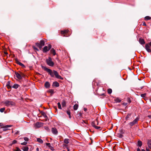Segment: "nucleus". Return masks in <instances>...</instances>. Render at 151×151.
<instances>
[{
    "label": "nucleus",
    "mask_w": 151,
    "mask_h": 151,
    "mask_svg": "<svg viewBox=\"0 0 151 151\" xmlns=\"http://www.w3.org/2000/svg\"><path fill=\"white\" fill-rule=\"evenodd\" d=\"M65 145V146H67V145Z\"/></svg>",
    "instance_id": "nucleus-62"
},
{
    "label": "nucleus",
    "mask_w": 151,
    "mask_h": 151,
    "mask_svg": "<svg viewBox=\"0 0 151 151\" xmlns=\"http://www.w3.org/2000/svg\"><path fill=\"white\" fill-rule=\"evenodd\" d=\"M43 123L40 122H37L35 124V126L38 128H40L43 125Z\"/></svg>",
    "instance_id": "nucleus-8"
},
{
    "label": "nucleus",
    "mask_w": 151,
    "mask_h": 151,
    "mask_svg": "<svg viewBox=\"0 0 151 151\" xmlns=\"http://www.w3.org/2000/svg\"><path fill=\"white\" fill-rule=\"evenodd\" d=\"M36 45L37 46L39 47L40 48H41L40 43H36Z\"/></svg>",
    "instance_id": "nucleus-42"
},
{
    "label": "nucleus",
    "mask_w": 151,
    "mask_h": 151,
    "mask_svg": "<svg viewBox=\"0 0 151 151\" xmlns=\"http://www.w3.org/2000/svg\"><path fill=\"white\" fill-rule=\"evenodd\" d=\"M3 103L5 104L6 106H13L14 105L15 103L12 101L9 100H6L3 101Z\"/></svg>",
    "instance_id": "nucleus-3"
},
{
    "label": "nucleus",
    "mask_w": 151,
    "mask_h": 151,
    "mask_svg": "<svg viewBox=\"0 0 151 151\" xmlns=\"http://www.w3.org/2000/svg\"><path fill=\"white\" fill-rule=\"evenodd\" d=\"M137 151H145V150L144 149H142L141 151L139 148H138L137 149Z\"/></svg>",
    "instance_id": "nucleus-38"
},
{
    "label": "nucleus",
    "mask_w": 151,
    "mask_h": 151,
    "mask_svg": "<svg viewBox=\"0 0 151 151\" xmlns=\"http://www.w3.org/2000/svg\"><path fill=\"white\" fill-rule=\"evenodd\" d=\"M46 62L49 66L52 67L54 65V63L52 61V59L51 58L49 57L46 60Z\"/></svg>",
    "instance_id": "nucleus-4"
},
{
    "label": "nucleus",
    "mask_w": 151,
    "mask_h": 151,
    "mask_svg": "<svg viewBox=\"0 0 151 151\" xmlns=\"http://www.w3.org/2000/svg\"><path fill=\"white\" fill-rule=\"evenodd\" d=\"M95 128L97 129H99L101 127H98V126H96L95 127Z\"/></svg>",
    "instance_id": "nucleus-46"
},
{
    "label": "nucleus",
    "mask_w": 151,
    "mask_h": 151,
    "mask_svg": "<svg viewBox=\"0 0 151 151\" xmlns=\"http://www.w3.org/2000/svg\"><path fill=\"white\" fill-rule=\"evenodd\" d=\"M15 74L16 77L19 79H21L22 78V77L21 75L17 72H15Z\"/></svg>",
    "instance_id": "nucleus-12"
},
{
    "label": "nucleus",
    "mask_w": 151,
    "mask_h": 151,
    "mask_svg": "<svg viewBox=\"0 0 151 151\" xmlns=\"http://www.w3.org/2000/svg\"><path fill=\"white\" fill-rule=\"evenodd\" d=\"M145 47L147 51L149 52H151V50L150 48V46L148 44H146L145 46Z\"/></svg>",
    "instance_id": "nucleus-10"
},
{
    "label": "nucleus",
    "mask_w": 151,
    "mask_h": 151,
    "mask_svg": "<svg viewBox=\"0 0 151 151\" xmlns=\"http://www.w3.org/2000/svg\"><path fill=\"white\" fill-rule=\"evenodd\" d=\"M42 68L45 71L48 73L52 77H54L55 76V77L58 79L63 80V78L59 75L58 72L56 71L53 70L52 71L51 69L48 68L44 66H42Z\"/></svg>",
    "instance_id": "nucleus-2"
},
{
    "label": "nucleus",
    "mask_w": 151,
    "mask_h": 151,
    "mask_svg": "<svg viewBox=\"0 0 151 151\" xmlns=\"http://www.w3.org/2000/svg\"><path fill=\"white\" fill-rule=\"evenodd\" d=\"M11 126L10 125H6L4 126V128H7L9 127H10Z\"/></svg>",
    "instance_id": "nucleus-37"
},
{
    "label": "nucleus",
    "mask_w": 151,
    "mask_h": 151,
    "mask_svg": "<svg viewBox=\"0 0 151 151\" xmlns=\"http://www.w3.org/2000/svg\"><path fill=\"white\" fill-rule=\"evenodd\" d=\"M139 119L138 117H137L133 122L129 123L128 125L130 126V128H131L134 125L137 123Z\"/></svg>",
    "instance_id": "nucleus-5"
},
{
    "label": "nucleus",
    "mask_w": 151,
    "mask_h": 151,
    "mask_svg": "<svg viewBox=\"0 0 151 151\" xmlns=\"http://www.w3.org/2000/svg\"><path fill=\"white\" fill-rule=\"evenodd\" d=\"M147 144L149 147L151 149V140L148 139L147 141Z\"/></svg>",
    "instance_id": "nucleus-14"
},
{
    "label": "nucleus",
    "mask_w": 151,
    "mask_h": 151,
    "mask_svg": "<svg viewBox=\"0 0 151 151\" xmlns=\"http://www.w3.org/2000/svg\"><path fill=\"white\" fill-rule=\"evenodd\" d=\"M142 25H143L145 26H146V23H145V22H143Z\"/></svg>",
    "instance_id": "nucleus-48"
},
{
    "label": "nucleus",
    "mask_w": 151,
    "mask_h": 151,
    "mask_svg": "<svg viewBox=\"0 0 151 151\" xmlns=\"http://www.w3.org/2000/svg\"><path fill=\"white\" fill-rule=\"evenodd\" d=\"M16 63L17 64H18L20 66H22V67H25V65L23 64L22 63H21L18 60H17V59L16 60Z\"/></svg>",
    "instance_id": "nucleus-11"
},
{
    "label": "nucleus",
    "mask_w": 151,
    "mask_h": 151,
    "mask_svg": "<svg viewBox=\"0 0 151 151\" xmlns=\"http://www.w3.org/2000/svg\"><path fill=\"white\" fill-rule=\"evenodd\" d=\"M128 101L129 103H130L131 102V101L130 100V99H128Z\"/></svg>",
    "instance_id": "nucleus-54"
},
{
    "label": "nucleus",
    "mask_w": 151,
    "mask_h": 151,
    "mask_svg": "<svg viewBox=\"0 0 151 151\" xmlns=\"http://www.w3.org/2000/svg\"><path fill=\"white\" fill-rule=\"evenodd\" d=\"M69 142H70V140L69 139L66 138L64 139L63 142L64 143H65L66 144H68L69 143Z\"/></svg>",
    "instance_id": "nucleus-18"
},
{
    "label": "nucleus",
    "mask_w": 151,
    "mask_h": 151,
    "mask_svg": "<svg viewBox=\"0 0 151 151\" xmlns=\"http://www.w3.org/2000/svg\"><path fill=\"white\" fill-rule=\"evenodd\" d=\"M45 88H47L50 87V84L49 82H46L45 84Z\"/></svg>",
    "instance_id": "nucleus-16"
},
{
    "label": "nucleus",
    "mask_w": 151,
    "mask_h": 151,
    "mask_svg": "<svg viewBox=\"0 0 151 151\" xmlns=\"http://www.w3.org/2000/svg\"><path fill=\"white\" fill-rule=\"evenodd\" d=\"M34 48L35 49V50H38V49L36 47H34Z\"/></svg>",
    "instance_id": "nucleus-56"
},
{
    "label": "nucleus",
    "mask_w": 151,
    "mask_h": 151,
    "mask_svg": "<svg viewBox=\"0 0 151 151\" xmlns=\"http://www.w3.org/2000/svg\"><path fill=\"white\" fill-rule=\"evenodd\" d=\"M15 151H21V150L18 147H16Z\"/></svg>",
    "instance_id": "nucleus-45"
},
{
    "label": "nucleus",
    "mask_w": 151,
    "mask_h": 151,
    "mask_svg": "<svg viewBox=\"0 0 151 151\" xmlns=\"http://www.w3.org/2000/svg\"><path fill=\"white\" fill-rule=\"evenodd\" d=\"M51 131L52 133L55 135H57L58 134V131L57 129L53 127L52 128Z\"/></svg>",
    "instance_id": "nucleus-7"
},
{
    "label": "nucleus",
    "mask_w": 151,
    "mask_h": 151,
    "mask_svg": "<svg viewBox=\"0 0 151 151\" xmlns=\"http://www.w3.org/2000/svg\"><path fill=\"white\" fill-rule=\"evenodd\" d=\"M84 110L85 111H86L87 110V109H86V108H84Z\"/></svg>",
    "instance_id": "nucleus-51"
},
{
    "label": "nucleus",
    "mask_w": 151,
    "mask_h": 151,
    "mask_svg": "<svg viewBox=\"0 0 151 151\" xmlns=\"http://www.w3.org/2000/svg\"><path fill=\"white\" fill-rule=\"evenodd\" d=\"M19 85L18 84H15L12 86V88L15 89H17L19 87Z\"/></svg>",
    "instance_id": "nucleus-25"
},
{
    "label": "nucleus",
    "mask_w": 151,
    "mask_h": 151,
    "mask_svg": "<svg viewBox=\"0 0 151 151\" xmlns=\"http://www.w3.org/2000/svg\"><path fill=\"white\" fill-rule=\"evenodd\" d=\"M46 145L51 150L53 151L54 150L53 147L51 145V144L50 143H46Z\"/></svg>",
    "instance_id": "nucleus-9"
},
{
    "label": "nucleus",
    "mask_w": 151,
    "mask_h": 151,
    "mask_svg": "<svg viewBox=\"0 0 151 151\" xmlns=\"http://www.w3.org/2000/svg\"><path fill=\"white\" fill-rule=\"evenodd\" d=\"M67 113L69 115V118H71L70 112L69 110L67 111Z\"/></svg>",
    "instance_id": "nucleus-30"
},
{
    "label": "nucleus",
    "mask_w": 151,
    "mask_h": 151,
    "mask_svg": "<svg viewBox=\"0 0 151 151\" xmlns=\"http://www.w3.org/2000/svg\"><path fill=\"white\" fill-rule=\"evenodd\" d=\"M6 129V128H4V129H3V131H6V130L7 129Z\"/></svg>",
    "instance_id": "nucleus-52"
},
{
    "label": "nucleus",
    "mask_w": 151,
    "mask_h": 151,
    "mask_svg": "<svg viewBox=\"0 0 151 151\" xmlns=\"http://www.w3.org/2000/svg\"><path fill=\"white\" fill-rule=\"evenodd\" d=\"M58 107L59 109H61L62 108L60 104V102H58Z\"/></svg>",
    "instance_id": "nucleus-32"
},
{
    "label": "nucleus",
    "mask_w": 151,
    "mask_h": 151,
    "mask_svg": "<svg viewBox=\"0 0 151 151\" xmlns=\"http://www.w3.org/2000/svg\"><path fill=\"white\" fill-rule=\"evenodd\" d=\"M139 43L141 45H144L145 43L144 40L142 38L139 39Z\"/></svg>",
    "instance_id": "nucleus-13"
},
{
    "label": "nucleus",
    "mask_w": 151,
    "mask_h": 151,
    "mask_svg": "<svg viewBox=\"0 0 151 151\" xmlns=\"http://www.w3.org/2000/svg\"><path fill=\"white\" fill-rule=\"evenodd\" d=\"M24 151H28V147H24L22 148Z\"/></svg>",
    "instance_id": "nucleus-26"
},
{
    "label": "nucleus",
    "mask_w": 151,
    "mask_h": 151,
    "mask_svg": "<svg viewBox=\"0 0 151 151\" xmlns=\"http://www.w3.org/2000/svg\"><path fill=\"white\" fill-rule=\"evenodd\" d=\"M68 30H65L64 31H62L61 32V33L62 34H63V37H68L69 36L68 35Z\"/></svg>",
    "instance_id": "nucleus-6"
},
{
    "label": "nucleus",
    "mask_w": 151,
    "mask_h": 151,
    "mask_svg": "<svg viewBox=\"0 0 151 151\" xmlns=\"http://www.w3.org/2000/svg\"><path fill=\"white\" fill-rule=\"evenodd\" d=\"M27 144V142H23L21 143V145H25Z\"/></svg>",
    "instance_id": "nucleus-40"
},
{
    "label": "nucleus",
    "mask_w": 151,
    "mask_h": 151,
    "mask_svg": "<svg viewBox=\"0 0 151 151\" xmlns=\"http://www.w3.org/2000/svg\"><path fill=\"white\" fill-rule=\"evenodd\" d=\"M8 86V88H11V87L10 86Z\"/></svg>",
    "instance_id": "nucleus-59"
},
{
    "label": "nucleus",
    "mask_w": 151,
    "mask_h": 151,
    "mask_svg": "<svg viewBox=\"0 0 151 151\" xmlns=\"http://www.w3.org/2000/svg\"><path fill=\"white\" fill-rule=\"evenodd\" d=\"M40 47H42V46H43L45 45V42L44 40H41L40 41Z\"/></svg>",
    "instance_id": "nucleus-21"
},
{
    "label": "nucleus",
    "mask_w": 151,
    "mask_h": 151,
    "mask_svg": "<svg viewBox=\"0 0 151 151\" xmlns=\"http://www.w3.org/2000/svg\"><path fill=\"white\" fill-rule=\"evenodd\" d=\"M53 85L56 87H58L59 86V83L57 81L53 82Z\"/></svg>",
    "instance_id": "nucleus-15"
},
{
    "label": "nucleus",
    "mask_w": 151,
    "mask_h": 151,
    "mask_svg": "<svg viewBox=\"0 0 151 151\" xmlns=\"http://www.w3.org/2000/svg\"><path fill=\"white\" fill-rule=\"evenodd\" d=\"M10 82L9 81H8L6 83V86H9V84H10Z\"/></svg>",
    "instance_id": "nucleus-49"
},
{
    "label": "nucleus",
    "mask_w": 151,
    "mask_h": 151,
    "mask_svg": "<svg viewBox=\"0 0 151 151\" xmlns=\"http://www.w3.org/2000/svg\"><path fill=\"white\" fill-rule=\"evenodd\" d=\"M145 20H147L150 19H151V18L149 16H147L145 17Z\"/></svg>",
    "instance_id": "nucleus-31"
},
{
    "label": "nucleus",
    "mask_w": 151,
    "mask_h": 151,
    "mask_svg": "<svg viewBox=\"0 0 151 151\" xmlns=\"http://www.w3.org/2000/svg\"><path fill=\"white\" fill-rule=\"evenodd\" d=\"M51 53L55 55L56 54V52L55 49L54 48H52L50 50Z\"/></svg>",
    "instance_id": "nucleus-19"
},
{
    "label": "nucleus",
    "mask_w": 151,
    "mask_h": 151,
    "mask_svg": "<svg viewBox=\"0 0 151 151\" xmlns=\"http://www.w3.org/2000/svg\"><path fill=\"white\" fill-rule=\"evenodd\" d=\"M142 145V141L140 140H139L137 142V145L139 147H141Z\"/></svg>",
    "instance_id": "nucleus-23"
},
{
    "label": "nucleus",
    "mask_w": 151,
    "mask_h": 151,
    "mask_svg": "<svg viewBox=\"0 0 151 151\" xmlns=\"http://www.w3.org/2000/svg\"><path fill=\"white\" fill-rule=\"evenodd\" d=\"M45 118H47V116L45 114V113L44 112V111H41L40 113Z\"/></svg>",
    "instance_id": "nucleus-20"
},
{
    "label": "nucleus",
    "mask_w": 151,
    "mask_h": 151,
    "mask_svg": "<svg viewBox=\"0 0 151 151\" xmlns=\"http://www.w3.org/2000/svg\"><path fill=\"white\" fill-rule=\"evenodd\" d=\"M48 92L50 93L51 94H53L54 93V90L51 89H50L48 91Z\"/></svg>",
    "instance_id": "nucleus-27"
},
{
    "label": "nucleus",
    "mask_w": 151,
    "mask_h": 151,
    "mask_svg": "<svg viewBox=\"0 0 151 151\" xmlns=\"http://www.w3.org/2000/svg\"><path fill=\"white\" fill-rule=\"evenodd\" d=\"M146 151H150V150L149 148H147V147L146 148Z\"/></svg>",
    "instance_id": "nucleus-53"
},
{
    "label": "nucleus",
    "mask_w": 151,
    "mask_h": 151,
    "mask_svg": "<svg viewBox=\"0 0 151 151\" xmlns=\"http://www.w3.org/2000/svg\"><path fill=\"white\" fill-rule=\"evenodd\" d=\"M36 150L37 151H39V149L37 147L36 149Z\"/></svg>",
    "instance_id": "nucleus-57"
},
{
    "label": "nucleus",
    "mask_w": 151,
    "mask_h": 151,
    "mask_svg": "<svg viewBox=\"0 0 151 151\" xmlns=\"http://www.w3.org/2000/svg\"><path fill=\"white\" fill-rule=\"evenodd\" d=\"M146 95V93L142 94H141V96L142 97H144Z\"/></svg>",
    "instance_id": "nucleus-39"
},
{
    "label": "nucleus",
    "mask_w": 151,
    "mask_h": 151,
    "mask_svg": "<svg viewBox=\"0 0 151 151\" xmlns=\"http://www.w3.org/2000/svg\"><path fill=\"white\" fill-rule=\"evenodd\" d=\"M149 45H150L151 46V42H150L149 43Z\"/></svg>",
    "instance_id": "nucleus-58"
},
{
    "label": "nucleus",
    "mask_w": 151,
    "mask_h": 151,
    "mask_svg": "<svg viewBox=\"0 0 151 151\" xmlns=\"http://www.w3.org/2000/svg\"><path fill=\"white\" fill-rule=\"evenodd\" d=\"M5 110V108H1L0 109V111L2 113Z\"/></svg>",
    "instance_id": "nucleus-35"
},
{
    "label": "nucleus",
    "mask_w": 151,
    "mask_h": 151,
    "mask_svg": "<svg viewBox=\"0 0 151 151\" xmlns=\"http://www.w3.org/2000/svg\"><path fill=\"white\" fill-rule=\"evenodd\" d=\"M2 124L1 123H0V127L2 126Z\"/></svg>",
    "instance_id": "nucleus-60"
},
{
    "label": "nucleus",
    "mask_w": 151,
    "mask_h": 151,
    "mask_svg": "<svg viewBox=\"0 0 151 151\" xmlns=\"http://www.w3.org/2000/svg\"><path fill=\"white\" fill-rule=\"evenodd\" d=\"M107 92L109 94H111L112 92V89L111 88H109L108 89Z\"/></svg>",
    "instance_id": "nucleus-29"
},
{
    "label": "nucleus",
    "mask_w": 151,
    "mask_h": 151,
    "mask_svg": "<svg viewBox=\"0 0 151 151\" xmlns=\"http://www.w3.org/2000/svg\"><path fill=\"white\" fill-rule=\"evenodd\" d=\"M17 141L16 140H14L13 141H12V144H15L16 142H17Z\"/></svg>",
    "instance_id": "nucleus-44"
},
{
    "label": "nucleus",
    "mask_w": 151,
    "mask_h": 151,
    "mask_svg": "<svg viewBox=\"0 0 151 151\" xmlns=\"http://www.w3.org/2000/svg\"><path fill=\"white\" fill-rule=\"evenodd\" d=\"M65 105V102H63L62 103V106L64 107Z\"/></svg>",
    "instance_id": "nucleus-41"
},
{
    "label": "nucleus",
    "mask_w": 151,
    "mask_h": 151,
    "mask_svg": "<svg viewBox=\"0 0 151 151\" xmlns=\"http://www.w3.org/2000/svg\"><path fill=\"white\" fill-rule=\"evenodd\" d=\"M131 116V114H128L126 116L125 119L126 120H128V118H129V116Z\"/></svg>",
    "instance_id": "nucleus-33"
},
{
    "label": "nucleus",
    "mask_w": 151,
    "mask_h": 151,
    "mask_svg": "<svg viewBox=\"0 0 151 151\" xmlns=\"http://www.w3.org/2000/svg\"><path fill=\"white\" fill-rule=\"evenodd\" d=\"M24 140L26 142L28 141H29V138L28 137H25L24 138Z\"/></svg>",
    "instance_id": "nucleus-36"
},
{
    "label": "nucleus",
    "mask_w": 151,
    "mask_h": 151,
    "mask_svg": "<svg viewBox=\"0 0 151 151\" xmlns=\"http://www.w3.org/2000/svg\"><path fill=\"white\" fill-rule=\"evenodd\" d=\"M91 125L94 128L96 126V124H95V123L94 122V121H93L92 122Z\"/></svg>",
    "instance_id": "nucleus-34"
},
{
    "label": "nucleus",
    "mask_w": 151,
    "mask_h": 151,
    "mask_svg": "<svg viewBox=\"0 0 151 151\" xmlns=\"http://www.w3.org/2000/svg\"><path fill=\"white\" fill-rule=\"evenodd\" d=\"M19 131H17V132H15V134H19Z\"/></svg>",
    "instance_id": "nucleus-50"
},
{
    "label": "nucleus",
    "mask_w": 151,
    "mask_h": 151,
    "mask_svg": "<svg viewBox=\"0 0 151 151\" xmlns=\"http://www.w3.org/2000/svg\"><path fill=\"white\" fill-rule=\"evenodd\" d=\"M37 141L40 144H42L43 143V140L41 139L40 138H37Z\"/></svg>",
    "instance_id": "nucleus-22"
},
{
    "label": "nucleus",
    "mask_w": 151,
    "mask_h": 151,
    "mask_svg": "<svg viewBox=\"0 0 151 151\" xmlns=\"http://www.w3.org/2000/svg\"><path fill=\"white\" fill-rule=\"evenodd\" d=\"M78 104H75L73 106V109L75 110H77L78 108Z\"/></svg>",
    "instance_id": "nucleus-24"
},
{
    "label": "nucleus",
    "mask_w": 151,
    "mask_h": 151,
    "mask_svg": "<svg viewBox=\"0 0 151 151\" xmlns=\"http://www.w3.org/2000/svg\"><path fill=\"white\" fill-rule=\"evenodd\" d=\"M123 104L124 105H125V106H126V105H127V103H123Z\"/></svg>",
    "instance_id": "nucleus-55"
},
{
    "label": "nucleus",
    "mask_w": 151,
    "mask_h": 151,
    "mask_svg": "<svg viewBox=\"0 0 151 151\" xmlns=\"http://www.w3.org/2000/svg\"><path fill=\"white\" fill-rule=\"evenodd\" d=\"M115 102H120L121 101V100L118 98H116L115 99Z\"/></svg>",
    "instance_id": "nucleus-28"
},
{
    "label": "nucleus",
    "mask_w": 151,
    "mask_h": 151,
    "mask_svg": "<svg viewBox=\"0 0 151 151\" xmlns=\"http://www.w3.org/2000/svg\"><path fill=\"white\" fill-rule=\"evenodd\" d=\"M49 50L48 47L47 46H45L43 49V52H46Z\"/></svg>",
    "instance_id": "nucleus-17"
},
{
    "label": "nucleus",
    "mask_w": 151,
    "mask_h": 151,
    "mask_svg": "<svg viewBox=\"0 0 151 151\" xmlns=\"http://www.w3.org/2000/svg\"><path fill=\"white\" fill-rule=\"evenodd\" d=\"M94 122L95 123L96 125H98V123L97 120H95L94 121Z\"/></svg>",
    "instance_id": "nucleus-47"
},
{
    "label": "nucleus",
    "mask_w": 151,
    "mask_h": 151,
    "mask_svg": "<svg viewBox=\"0 0 151 151\" xmlns=\"http://www.w3.org/2000/svg\"><path fill=\"white\" fill-rule=\"evenodd\" d=\"M42 68L45 71L48 73L52 77H54L55 76V77L58 79L63 80V78L59 75L58 72L56 71L53 70L52 71L51 69L48 68L44 66H42Z\"/></svg>",
    "instance_id": "nucleus-1"
},
{
    "label": "nucleus",
    "mask_w": 151,
    "mask_h": 151,
    "mask_svg": "<svg viewBox=\"0 0 151 151\" xmlns=\"http://www.w3.org/2000/svg\"><path fill=\"white\" fill-rule=\"evenodd\" d=\"M142 88H143L142 87H141V88L142 89Z\"/></svg>",
    "instance_id": "nucleus-61"
},
{
    "label": "nucleus",
    "mask_w": 151,
    "mask_h": 151,
    "mask_svg": "<svg viewBox=\"0 0 151 151\" xmlns=\"http://www.w3.org/2000/svg\"><path fill=\"white\" fill-rule=\"evenodd\" d=\"M48 50H50L51 48V45L50 44H49L48 45Z\"/></svg>",
    "instance_id": "nucleus-43"
}]
</instances>
